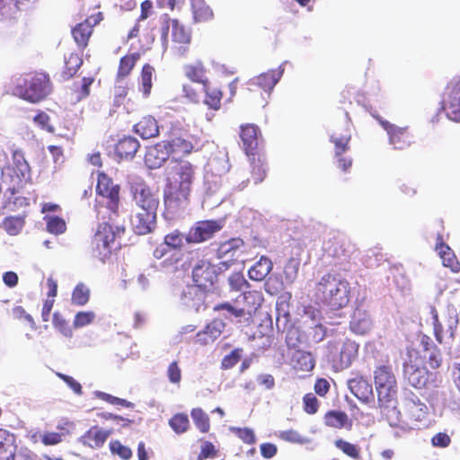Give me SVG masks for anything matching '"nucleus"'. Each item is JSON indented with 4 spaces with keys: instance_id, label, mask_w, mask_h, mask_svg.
I'll return each instance as SVG.
<instances>
[{
    "instance_id": "obj_1",
    "label": "nucleus",
    "mask_w": 460,
    "mask_h": 460,
    "mask_svg": "<svg viewBox=\"0 0 460 460\" xmlns=\"http://www.w3.org/2000/svg\"><path fill=\"white\" fill-rule=\"evenodd\" d=\"M166 176L164 206L168 213L175 214L188 204L195 169L190 162L173 157L166 167Z\"/></svg>"
},
{
    "instance_id": "obj_2",
    "label": "nucleus",
    "mask_w": 460,
    "mask_h": 460,
    "mask_svg": "<svg viewBox=\"0 0 460 460\" xmlns=\"http://www.w3.org/2000/svg\"><path fill=\"white\" fill-rule=\"evenodd\" d=\"M316 295L330 308L338 310L349 303V284L340 273L328 272L319 279Z\"/></svg>"
},
{
    "instance_id": "obj_3",
    "label": "nucleus",
    "mask_w": 460,
    "mask_h": 460,
    "mask_svg": "<svg viewBox=\"0 0 460 460\" xmlns=\"http://www.w3.org/2000/svg\"><path fill=\"white\" fill-rule=\"evenodd\" d=\"M359 345L355 341L345 337H335L327 343V358L336 370H342L351 366L357 358Z\"/></svg>"
},
{
    "instance_id": "obj_4",
    "label": "nucleus",
    "mask_w": 460,
    "mask_h": 460,
    "mask_svg": "<svg viewBox=\"0 0 460 460\" xmlns=\"http://www.w3.org/2000/svg\"><path fill=\"white\" fill-rule=\"evenodd\" d=\"M51 92L49 77L45 74L28 75L17 84L14 94L31 102H38Z\"/></svg>"
},
{
    "instance_id": "obj_5",
    "label": "nucleus",
    "mask_w": 460,
    "mask_h": 460,
    "mask_svg": "<svg viewBox=\"0 0 460 460\" xmlns=\"http://www.w3.org/2000/svg\"><path fill=\"white\" fill-rule=\"evenodd\" d=\"M124 231L123 226H112L109 223L98 226L93 240V249L100 259L103 260L111 253L115 239L120 237Z\"/></svg>"
},
{
    "instance_id": "obj_6",
    "label": "nucleus",
    "mask_w": 460,
    "mask_h": 460,
    "mask_svg": "<svg viewBox=\"0 0 460 460\" xmlns=\"http://www.w3.org/2000/svg\"><path fill=\"white\" fill-rule=\"evenodd\" d=\"M406 426L414 429L427 420L429 408L420 398L411 391L404 392L402 402Z\"/></svg>"
},
{
    "instance_id": "obj_7",
    "label": "nucleus",
    "mask_w": 460,
    "mask_h": 460,
    "mask_svg": "<svg viewBox=\"0 0 460 460\" xmlns=\"http://www.w3.org/2000/svg\"><path fill=\"white\" fill-rule=\"evenodd\" d=\"M378 402H391L397 394V383L390 367L380 366L374 372Z\"/></svg>"
},
{
    "instance_id": "obj_8",
    "label": "nucleus",
    "mask_w": 460,
    "mask_h": 460,
    "mask_svg": "<svg viewBox=\"0 0 460 460\" xmlns=\"http://www.w3.org/2000/svg\"><path fill=\"white\" fill-rule=\"evenodd\" d=\"M434 333L436 340L442 343L445 336L449 339H454L455 331L458 325V313L455 306L449 305L447 307L446 314L440 321L435 308L431 309Z\"/></svg>"
},
{
    "instance_id": "obj_9",
    "label": "nucleus",
    "mask_w": 460,
    "mask_h": 460,
    "mask_svg": "<svg viewBox=\"0 0 460 460\" xmlns=\"http://www.w3.org/2000/svg\"><path fill=\"white\" fill-rule=\"evenodd\" d=\"M130 191L133 200L137 207V210L156 213L159 206V198L152 192L144 181L137 178L133 182H130Z\"/></svg>"
},
{
    "instance_id": "obj_10",
    "label": "nucleus",
    "mask_w": 460,
    "mask_h": 460,
    "mask_svg": "<svg viewBox=\"0 0 460 460\" xmlns=\"http://www.w3.org/2000/svg\"><path fill=\"white\" fill-rule=\"evenodd\" d=\"M408 359L403 362V376L409 384L415 388H422L428 381V372L426 368L420 366V361L417 358V352L409 351Z\"/></svg>"
},
{
    "instance_id": "obj_11",
    "label": "nucleus",
    "mask_w": 460,
    "mask_h": 460,
    "mask_svg": "<svg viewBox=\"0 0 460 460\" xmlns=\"http://www.w3.org/2000/svg\"><path fill=\"white\" fill-rule=\"evenodd\" d=\"M223 220H205L197 222L187 234V243H199L209 240L222 229Z\"/></svg>"
},
{
    "instance_id": "obj_12",
    "label": "nucleus",
    "mask_w": 460,
    "mask_h": 460,
    "mask_svg": "<svg viewBox=\"0 0 460 460\" xmlns=\"http://www.w3.org/2000/svg\"><path fill=\"white\" fill-rule=\"evenodd\" d=\"M193 281L203 289L210 288L217 279V269L207 260L197 261L192 270Z\"/></svg>"
},
{
    "instance_id": "obj_13",
    "label": "nucleus",
    "mask_w": 460,
    "mask_h": 460,
    "mask_svg": "<svg viewBox=\"0 0 460 460\" xmlns=\"http://www.w3.org/2000/svg\"><path fill=\"white\" fill-rule=\"evenodd\" d=\"M382 415L385 418L391 427L397 429L394 432V436L398 438L405 434L411 427L406 426V419H401V412L396 407L395 398L391 402H379Z\"/></svg>"
},
{
    "instance_id": "obj_14",
    "label": "nucleus",
    "mask_w": 460,
    "mask_h": 460,
    "mask_svg": "<svg viewBox=\"0 0 460 460\" xmlns=\"http://www.w3.org/2000/svg\"><path fill=\"white\" fill-rule=\"evenodd\" d=\"M96 191L99 195L108 199L107 207L116 212L119 203V186L113 184V181L104 173L98 175Z\"/></svg>"
},
{
    "instance_id": "obj_15",
    "label": "nucleus",
    "mask_w": 460,
    "mask_h": 460,
    "mask_svg": "<svg viewBox=\"0 0 460 460\" xmlns=\"http://www.w3.org/2000/svg\"><path fill=\"white\" fill-rule=\"evenodd\" d=\"M445 111L450 120L460 121V80L452 82L447 89L444 100Z\"/></svg>"
},
{
    "instance_id": "obj_16",
    "label": "nucleus",
    "mask_w": 460,
    "mask_h": 460,
    "mask_svg": "<svg viewBox=\"0 0 460 460\" xmlns=\"http://www.w3.org/2000/svg\"><path fill=\"white\" fill-rule=\"evenodd\" d=\"M172 155L170 146L167 141H162L150 146L145 155V163L150 169H157L164 165L166 161H170Z\"/></svg>"
},
{
    "instance_id": "obj_17",
    "label": "nucleus",
    "mask_w": 460,
    "mask_h": 460,
    "mask_svg": "<svg viewBox=\"0 0 460 460\" xmlns=\"http://www.w3.org/2000/svg\"><path fill=\"white\" fill-rule=\"evenodd\" d=\"M156 224V213L137 210L131 217V226L137 234L151 233Z\"/></svg>"
},
{
    "instance_id": "obj_18",
    "label": "nucleus",
    "mask_w": 460,
    "mask_h": 460,
    "mask_svg": "<svg viewBox=\"0 0 460 460\" xmlns=\"http://www.w3.org/2000/svg\"><path fill=\"white\" fill-rule=\"evenodd\" d=\"M373 327V321L367 311L357 307L349 321V329L352 332L359 335L367 333Z\"/></svg>"
},
{
    "instance_id": "obj_19",
    "label": "nucleus",
    "mask_w": 460,
    "mask_h": 460,
    "mask_svg": "<svg viewBox=\"0 0 460 460\" xmlns=\"http://www.w3.org/2000/svg\"><path fill=\"white\" fill-rule=\"evenodd\" d=\"M111 430L102 429L98 427H92L85 432L79 441L93 449L102 447L111 435Z\"/></svg>"
},
{
    "instance_id": "obj_20",
    "label": "nucleus",
    "mask_w": 460,
    "mask_h": 460,
    "mask_svg": "<svg viewBox=\"0 0 460 460\" xmlns=\"http://www.w3.org/2000/svg\"><path fill=\"white\" fill-rule=\"evenodd\" d=\"M350 392L360 401L367 402L373 396L371 384L362 376H356L348 381Z\"/></svg>"
},
{
    "instance_id": "obj_21",
    "label": "nucleus",
    "mask_w": 460,
    "mask_h": 460,
    "mask_svg": "<svg viewBox=\"0 0 460 460\" xmlns=\"http://www.w3.org/2000/svg\"><path fill=\"white\" fill-rule=\"evenodd\" d=\"M172 41L179 45L174 47L175 54L183 56L188 50V45L190 42V35L177 20H173L172 22Z\"/></svg>"
},
{
    "instance_id": "obj_22",
    "label": "nucleus",
    "mask_w": 460,
    "mask_h": 460,
    "mask_svg": "<svg viewBox=\"0 0 460 460\" xmlns=\"http://www.w3.org/2000/svg\"><path fill=\"white\" fill-rule=\"evenodd\" d=\"M204 296V291L201 290V288L195 285L185 287L181 293L180 298L183 305L198 311L203 304Z\"/></svg>"
},
{
    "instance_id": "obj_23",
    "label": "nucleus",
    "mask_w": 460,
    "mask_h": 460,
    "mask_svg": "<svg viewBox=\"0 0 460 460\" xmlns=\"http://www.w3.org/2000/svg\"><path fill=\"white\" fill-rule=\"evenodd\" d=\"M283 65H280L277 70L261 74L252 79V84L258 85L265 92L270 93L284 73Z\"/></svg>"
},
{
    "instance_id": "obj_24",
    "label": "nucleus",
    "mask_w": 460,
    "mask_h": 460,
    "mask_svg": "<svg viewBox=\"0 0 460 460\" xmlns=\"http://www.w3.org/2000/svg\"><path fill=\"white\" fill-rule=\"evenodd\" d=\"M383 128L387 131L389 135L390 144L394 146L395 149H403L409 146L410 141L408 137L405 135V129L398 128L388 121L379 119Z\"/></svg>"
},
{
    "instance_id": "obj_25",
    "label": "nucleus",
    "mask_w": 460,
    "mask_h": 460,
    "mask_svg": "<svg viewBox=\"0 0 460 460\" xmlns=\"http://www.w3.org/2000/svg\"><path fill=\"white\" fill-rule=\"evenodd\" d=\"M273 263L267 256H261L248 270L252 280L262 281L272 270Z\"/></svg>"
},
{
    "instance_id": "obj_26",
    "label": "nucleus",
    "mask_w": 460,
    "mask_h": 460,
    "mask_svg": "<svg viewBox=\"0 0 460 460\" xmlns=\"http://www.w3.org/2000/svg\"><path fill=\"white\" fill-rule=\"evenodd\" d=\"M134 128L136 133L144 139L155 137L159 134L157 122L152 116L144 117Z\"/></svg>"
},
{
    "instance_id": "obj_27",
    "label": "nucleus",
    "mask_w": 460,
    "mask_h": 460,
    "mask_svg": "<svg viewBox=\"0 0 460 460\" xmlns=\"http://www.w3.org/2000/svg\"><path fill=\"white\" fill-rule=\"evenodd\" d=\"M436 251L438 252L440 258L442 259L444 266L450 268L454 272L459 271V263L457 262L450 247L443 243L442 237L440 235L438 236Z\"/></svg>"
},
{
    "instance_id": "obj_28",
    "label": "nucleus",
    "mask_w": 460,
    "mask_h": 460,
    "mask_svg": "<svg viewBox=\"0 0 460 460\" xmlns=\"http://www.w3.org/2000/svg\"><path fill=\"white\" fill-rule=\"evenodd\" d=\"M240 136L247 154L258 146L259 128L257 126L253 124L242 126Z\"/></svg>"
},
{
    "instance_id": "obj_29",
    "label": "nucleus",
    "mask_w": 460,
    "mask_h": 460,
    "mask_svg": "<svg viewBox=\"0 0 460 460\" xmlns=\"http://www.w3.org/2000/svg\"><path fill=\"white\" fill-rule=\"evenodd\" d=\"M225 326L222 320L216 319L209 323L202 332H199L198 337L205 344L211 343L221 335Z\"/></svg>"
},
{
    "instance_id": "obj_30",
    "label": "nucleus",
    "mask_w": 460,
    "mask_h": 460,
    "mask_svg": "<svg viewBox=\"0 0 460 460\" xmlns=\"http://www.w3.org/2000/svg\"><path fill=\"white\" fill-rule=\"evenodd\" d=\"M139 146V143L135 137H125L117 144L116 153L121 158L131 159L135 156Z\"/></svg>"
},
{
    "instance_id": "obj_31",
    "label": "nucleus",
    "mask_w": 460,
    "mask_h": 460,
    "mask_svg": "<svg viewBox=\"0 0 460 460\" xmlns=\"http://www.w3.org/2000/svg\"><path fill=\"white\" fill-rule=\"evenodd\" d=\"M294 368L301 371H311L314 367V359L311 353L298 350L292 358Z\"/></svg>"
},
{
    "instance_id": "obj_32",
    "label": "nucleus",
    "mask_w": 460,
    "mask_h": 460,
    "mask_svg": "<svg viewBox=\"0 0 460 460\" xmlns=\"http://www.w3.org/2000/svg\"><path fill=\"white\" fill-rule=\"evenodd\" d=\"M92 27L93 25L90 24V21L86 20L84 22L79 23L73 29L72 35L78 46L85 47L87 45V41L93 31Z\"/></svg>"
},
{
    "instance_id": "obj_33",
    "label": "nucleus",
    "mask_w": 460,
    "mask_h": 460,
    "mask_svg": "<svg viewBox=\"0 0 460 460\" xmlns=\"http://www.w3.org/2000/svg\"><path fill=\"white\" fill-rule=\"evenodd\" d=\"M241 298L245 305L243 307L245 309V314H252L255 312L263 300L261 295L257 291L244 292L241 296Z\"/></svg>"
},
{
    "instance_id": "obj_34",
    "label": "nucleus",
    "mask_w": 460,
    "mask_h": 460,
    "mask_svg": "<svg viewBox=\"0 0 460 460\" xmlns=\"http://www.w3.org/2000/svg\"><path fill=\"white\" fill-rule=\"evenodd\" d=\"M186 76L192 82L200 83L205 85L208 80L205 76V69L200 61L184 67Z\"/></svg>"
},
{
    "instance_id": "obj_35",
    "label": "nucleus",
    "mask_w": 460,
    "mask_h": 460,
    "mask_svg": "<svg viewBox=\"0 0 460 460\" xmlns=\"http://www.w3.org/2000/svg\"><path fill=\"white\" fill-rule=\"evenodd\" d=\"M170 146V152L172 158H176L179 154H190L193 148L192 144L181 137L172 138L171 141H167Z\"/></svg>"
},
{
    "instance_id": "obj_36",
    "label": "nucleus",
    "mask_w": 460,
    "mask_h": 460,
    "mask_svg": "<svg viewBox=\"0 0 460 460\" xmlns=\"http://www.w3.org/2000/svg\"><path fill=\"white\" fill-rule=\"evenodd\" d=\"M164 242L169 249L181 250L184 243H187V234H182L179 230H173L164 236Z\"/></svg>"
},
{
    "instance_id": "obj_37",
    "label": "nucleus",
    "mask_w": 460,
    "mask_h": 460,
    "mask_svg": "<svg viewBox=\"0 0 460 460\" xmlns=\"http://www.w3.org/2000/svg\"><path fill=\"white\" fill-rule=\"evenodd\" d=\"M194 18L196 21H207L213 15L210 8L205 4L204 0H190Z\"/></svg>"
},
{
    "instance_id": "obj_38",
    "label": "nucleus",
    "mask_w": 460,
    "mask_h": 460,
    "mask_svg": "<svg viewBox=\"0 0 460 460\" xmlns=\"http://www.w3.org/2000/svg\"><path fill=\"white\" fill-rule=\"evenodd\" d=\"M203 89L206 93L205 104L210 109L217 111L221 106L222 93L217 89H210L207 84L203 85Z\"/></svg>"
},
{
    "instance_id": "obj_39",
    "label": "nucleus",
    "mask_w": 460,
    "mask_h": 460,
    "mask_svg": "<svg viewBox=\"0 0 460 460\" xmlns=\"http://www.w3.org/2000/svg\"><path fill=\"white\" fill-rule=\"evenodd\" d=\"M44 220L47 224V230L53 234H63L66 229V222L63 218L57 216H45Z\"/></svg>"
},
{
    "instance_id": "obj_40",
    "label": "nucleus",
    "mask_w": 460,
    "mask_h": 460,
    "mask_svg": "<svg viewBox=\"0 0 460 460\" xmlns=\"http://www.w3.org/2000/svg\"><path fill=\"white\" fill-rule=\"evenodd\" d=\"M13 160L17 176L25 178L30 172V166L24 158L23 153L20 150L13 151Z\"/></svg>"
},
{
    "instance_id": "obj_41",
    "label": "nucleus",
    "mask_w": 460,
    "mask_h": 460,
    "mask_svg": "<svg viewBox=\"0 0 460 460\" xmlns=\"http://www.w3.org/2000/svg\"><path fill=\"white\" fill-rule=\"evenodd\" d=\"M276 436L286 442L304 445L309 442V439L302 436L298 431L294 429L280 430Z\"/></svg>"
},
{
    "instance_id": "obj_42",
    "label": "nucleus",
    "mask_w": 460,
    "mask_h": 460,
    "mask_svg": "<svg viewBox=\"0 0 460 460\" xmlns=\"http://www.w3.org/2000/svg\"><path fill=\"white\" fill-rule=\"evenodd\" d=\"M90 297L89 288L83 283L76 285L72 293V304L75 305H84Z\"/></svg>"
},
{
    "instance_id": "obj_43",
    "label": "nucleus",
    "mask_w": 460,
    "mask_h": 460,
    "mask_svg": "<svg viewBox=\"0 0 460 460\" xmlns=\"http://www.w3.org/2000/svg\"><path fill=\"white\" fill-rule=\"evenodd\" d=\"M347 420L348 416L342 411H330L324 417L325 424L336 429L344 427Z\"/></svg>"
},
{
    "instance_id": "obj_44",
    "label": "nucleus",
    "mask_w": 460,
    "mask_h": 460,
    "mask_svg": "<svg viewBox=\"0 0 460 460\" xmlns=\"http://www.w3.org/2000/svg\"><path fill=\"white\" fill-rule=\"evenodd\" d=\"M83 60L77 54H70L69 57L66 58V66L63 72V77H72L81 66Z\"/></svg>"
},
{
    "instance_id": "obj_45",
    "label": "nucleus",
    "mask_w": 460,
    "mask_h": 460,
    "mask_svg": "<svg viewBox=\"0 0 460 460\" xmlns=\"http://www.w3.org/2000/svg\"><path fill=\"white\" fill-rule=\"evenodd\" d=\"M191 418L201 432L205 433L208 431L209 418L200 408H196L191 411Z\"/></svg>"
},
{
    "instance_id": "obj_46",
    "label": "nucleus",
    "mask_w": 460,
    "mask_h": 460,
    "mask_svg": "<svg viewBox=\"0 0 460 460\" xmlns=\"http://www.w3.org/2000/svg\"><path fill=\"white\" fill-rule=\"evenodd\" d=\"M154 67L149 64L143 66L141 72V91L145 96L150 93L152 88V76L154 74Z\"/></svg>"
},
{
    "instance_id": "obj_47",
    "label": "nucleus",
    "mask_w": 460,
    "mask_h": 460,
    "mask_svg": "<svg viewBox=\"0 0 460 460\" xmlns=\"http://www.w3.org/2000/svg\"><path fill=\"white\" fill-rule=\"evenodd\" d=\"M300 262L297 259L291 258L284 267L285 280L292 284L297 278Z\"/></svg>"
},
{
    "instance_id": "obj_48",
    "label": "nucleus",
    "mask_w": 460,
    "mask_h": 460,
    "mask_svg": "<svg viewBox=\"0 0 460 460\" xmlns=\"http://www.w3.org/2000/svg\"><path fill=\"white\" fill-rule=\"evenodd\" d=\"M334 444L337 448L341 450L348 456L353 459L359 458L360 451L356 445L345 441L341 438L335 440Z\"/></svg>"
},
{
    "instance_id": "obj_49",
    "label": "nucleus",
    "mask_w": 460,
    "mask_h": 460,
    "mask_svg": "<svg viewBox=\"0 0 460 460\" xmlns=\"http://www.w3.org/2000/svg\"><path fill=\"white\" fill-rule=\"evenodd\" d=\"M110 449L113 455H117L124 460H128L132 456L131 449L122 445L119 440H111Z\"/></svg>"
},
{
    "instance_id": "obj_50",
    "label": "nucleus",
    "mask_w": 460,
    "mask_h": 460,
    "mask_svg": "<svg viewBox=\"0 0 460 460\" xmlns=\"http://www.w3.org/2000/svg\"><path fill=\"white\" fill-rule=\"evenodd\" d=\"M170 426L176 433H183L189 426V419L185 414H176L170 420Z\"/></svg>"
},
{
    "instance_id": "obj_51",
    "label": "nucleus",
    "mask_w": 460,
    "mask_h": 460,
    "mask_svg": "<svg viewBox=\"0 0 460 460\" xmlns=\"http://www.w3.org/2000/svg\"><path fill=\"white\" fill-rule=\"evenodd\" d=\"M173 20L174 19H171L168 14H163L160 18L162 42L164 49H166L168 47V34L170 28L172 29Z\"/></svg>"
},
{
    "instance_id": "obj_52",
    "label": "nucleus",
    "mask_w": 460,
    "mask_h": 460,
    "mask_svg": "<svg viewBox=\"0 0 460 460\" xmlns=\"http://www.w3.org/2000/svg\"><path fill=\"white\" fill-rule=\"evenodd\" d=\"M95 314L93 312H79L75 314L73 325L75 328L84 327L93 322Z\"/></svg>"
},
{
    "instance_id": "obj_53",
    "label": "nucleus",
    "mask_w": 460,
    "mask_h": 460,
    "mask_svg": "<svg viewBox=\"0 0 460 460\" xmlns=\"http://www.w3.org/2000/svg\"><path fill=\"white\" fill-rule=\"evenodd\" d=\"M228 283L233 290H242L244 287H249L248 281L241 272H234L228 278Z\"/></svg>"
},
{
    "instance_id": "obj_54",
    "label": "nucleus",
    "mask_w": 460,
    "mask_h": 460,
    "mask_svg": "<svg viewBox=\"0 0 460 460\" xmlns=\"http://www.w3.org/2000/svg\"><path fill=\"white\" fill-rule=\"evenodd\" d=\"M422 357L433 369L438 368L442 362L441 353L437 347L433 349H429L428 352L423 354Z\"/></svg>"
},
{
    "instance_id": "obj_55",
    "label": "nucleus",
    "mask_w": 460,
    "mask_h": 460,
    "mask_svg": "<svg viewBox=\"0 0 460 460\" xmlns=\"http://www.w3.org/2000/svg\"><path fill=\"white\" fill-rule=\"evenodd\" d=\"M349 138L350 137L349 135L338 137L333 134L331 136V141L332 143H334V145H335L336 156L341 155L342 153H344L347 150Z\"/></svg>"
},
{
    "instance_id": "obj_56",
    "label": "nucleus",
    "mask_w": 460,
    "mask_h": 460,
    "mask_svg": "<svg viewBox=\"0 0 460 460\" xmlns=\"http://www.w3.org/2000/svg\"><path fill=\"white\" fill-rule=\"evenodd\" d=\"M242 349H235L230 354L225 356L221 361V367L223 369H230L237 364L241 358Z\"/></svg>"
},
{
    "instance_id": "obj_57",
    "label": "nucleus",
    "mask_w": 460,
    "mask_h": 460,
    "mask_svg": "<svg viewBox=\"0 0 460 460\" xmlns=\"http://www.w3.org/2000/svg\"><path fill=\"white\" fill-rule=\"evenodd\" d=\"M136 59L134 57H124L120 59L118 76H127L134 67Z\"/></svg>"
},
{
    "instance_id": "obj_58",
    "label": "nucleus",
    "mask_w": 460,
    "mask_h": 460,
    "mask_svg": "<svg viewBox=\"0 0 460 460\" xmlns=\"http://www.w3.org/2000/svg\"><path fill=\"white\" fill-rule=\"evenodd\" d=\"M53 324L56 328H58L60 332L66 337H72V330L66 323V322L59 315V314L55 313L53 315Z\"/></svg>"
},
{
    "instance_id": "obj_59",
    "label": "nucleus",
    "mask_w": 460,
    "mask_h": 460,
    "mask_svg": "<svg viewBox=\"0 0 460 460\" xmlns=\"http://www.w3.org/2000/svg\"><path fill=\"white\" fill-rule=\"evenodd\" d=\"M304 410L309 413L314 414L318 410V400L313 394H306L304 396Z\"/></svg>"
},
{
    "instance_id": "obj_60",
    "label": "nucleus",
    "mask_w": 460,
    "mask_h": 460,
    "mask_svg": "<svg viewBox=\"0 0 460 460\" xmlns=\"http://www.w3.org/2000/svg\"><path fill=\"white\" fill-rule=\"evenodd\" d=\"M96 394L99 398L114 405H121L124 407H131L133 405L130 402H128L125 399H120L103 392H97Z\"/></svg>"
},
{
    "instance_id": "obj_61",
    "label": "nucleus",
    "mask_w": 460,
    "mask_h": 460,
    "mask_svg": "<svg viewBox=\"0 0 460 460\" xmlns=\"http://www.w3.org/2000/svg\"><path fill=\"white\" fill-rule=\"evenodd\" d=\"M167 376L172 384H179L181 379V371L176 361L172 362L167 368Z\"/></svg>"
},
{
    "instance_id": "obj_62",
    "label": "nucleus",
    "mask_w": 460,
    "mask_h": 460,
    "mask_svg": "<svg viewBox=\"0 0 460 460\" xmlns=\"http://www.w3.org/2000/svg\"><path fill=\"white\" fill-rule=\"evenodd\" d=\"M57 376L62 379L67 386H69L75 394L81 395L83 394L82 386L80 383H78L75 379H74L72 376L62 374V373H57Z\"/></svg>"
},
{
    "instance_id": "obj_63",
    "label": "nucleus",
    "mask_w": 460,
    "mask_h": 460,
    "mask_svg": "<svg viewBox=\"0 0 460 460\" xmlns=\"http://www.w3.org/2000/svg\"><path fill=\"white\" fill-rule=\"evenodd\" d=\"M238 437L246 444L252 445L256 442L253 430L250 428L235 429Z\"/></svg>"
},
{
    "instance_id": "obj_64",
    "label": "nucleus",
    "mask_w": 460,
    "mask_h": 460,
    "mask_svg": "<svg viewBox=\"0 0 460 460\" xmlns=\"http://www.w3.org/2000/svg\"><path fill=\"white\" fill-rule=\"evenodd\" d=\"M266 175V168L261 161L253 164L252 177L253 179L254 183L261 182L263 178Z\"/></svg>"
}]
</instances>
